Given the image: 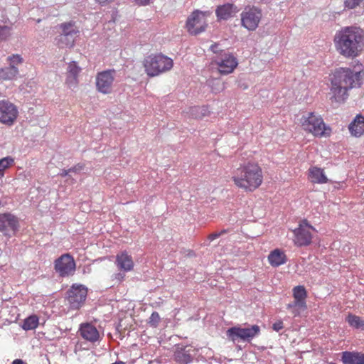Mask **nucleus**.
Segmentation results:
<instances>
[{
	"mask_svg": "<svg viewBox=\"0 0 364 364\" xmlns=\"http://www.w3.org/2000/svg\"><path fill=\"white\" fill-rule=\"evenodd\" d=\"M337 51L346 58H355L364 46V31L357 26H346L338 31L334 38Z\"/></svg>",
	"mask_w": 364,
	"mask_h": 364,
	"instance_id": "obj_2",
	"label": "nucleus"
},
{
	"mask_svg": "<svg viewBox=\"0 0 364 364\" xmlns=\"http://www.w3.org/2000/svg\"><path fill=\"white\" fill-rule=\"evenodd\" d=\"M213 62L222 75L232 73L238 65L237 58L232 54L226 52L220 53L215 56Z\"/></svg>",
	"mask_w": 364,
	"mask_h": 364,
	"instance_id": "obj_13",
	"label": "nucleus"
},
{
	"mask_svg": "<svg viewBox=\"0 0 364 364\" xmlns=\"http://www.w3.org/2000/svg\"><path fill=\"white\" fill-rule=\"evenodd\" d=\"M343 364H364V353L358 351H344L341 353Z\"/></svg>",
	"mask_w": 364,
	"mask_h": 364,
	"instance_id": "obj_19",
	"label": "nucleus"
},
{
	"mask_svg": "<svg viewBox=\"0 0 364 364\" xmlns=\"http://www.w3.org/2000/svg\"><path fill=\"white\" fill-rule=\"evenodd\" d=\"M15 164L14 158L8 156L0 159V179L5 176V171Z\"/></svg>",
	"mask_w": 364,
	"mask_h": 364,
	"instance_id": "obj_27",
	"label": "nucleus"
},
{
	"mask_svg": "<svg viewBox=\"0 0 364 364\" xmlns=\"http://www.w3.org/2000/svg\"><path fill=\"white\" fill-rule=\"evenodd\" d=\"M161 321L160 316L158 312L154 311L149 317L148 323L151 327L156 328Z\"/></svg>",
	"mask_w": 364,
	"mask_h": 364,
	"instance_id": "obj_32",
	"label": "nucleus"
},
{
	"mask_svg": "<svg viewBox=\"0 0 364 364\" xmlns=\"http://www.w3.org/2000/svg\"><path fill=\"white\" fill-rule=\"evenodd\" d=\"M302 127L314 136H323L326 130V125L322 117L315 114L314 112L308 113L306 117H303Z\"/></svg>",
	"mask_w": 364,
	"mask_h": 364,
	"instance_id": "obj_10",
	"label": "nucleus"
},
{
	"mask_svg": "<svg viewBox=\"0 0 364 364\" xmlns=\"http://www.w3.org/2000/svg\"><path fill=\"white\" fill-rule=\"evenodd\" d=\"M87 295V288L82 284H73L66 291L65 295L70 309L73 310L80 309L86 300Z\"/></svg>",
	"mask_w": 364,
	"mask_h": 364,
	"instance_id": "obj_6",
	"label": "nucleus"
},
{
	"mask_svg": "<svg viewBox=\"0 0 364 364\" xmlns=\"http://www.w3.org/2000/svg\"><path fill=\"white\" fill-rule=\"evenodd\" d=\"M235 9V6L230 3L218 6L215 10L216 16L220 20H227L232 16Z\"/></svg>",
	"mask_w": 364,
	"mask_h": 364,
	"instance_id": "obj_21",
	"label": "nucleus"
},
{
	"mask_svg": "<svg viewBox=\"0 0 364 364\" xmlns=\"http://www.w3.org/2000/svg\"><path fill=\"white\" fill-rule=\"evenodd\" d=\"M125 272H118V273H116L112 275V279H115L118 282H122L124 280V277H125V274H124Z\"/></svg>",
	"mask_w": 364,
	"mask_h": 364,
	"instance_id": "obj_42",
	"label": "nucleus"
},
{
	"mask_svg": "<svg viewBox=\"0 0 364 364\" xmlns=\"http://www.w3.org/2000/svg\"><path fill=\"white\" fill-rule=\"evenodd\" d=\"M232 179L237 187L253 191L262 183V171L257 164L249 162L235 170Z\"/></svg>",
	"mask_w": 364,
	"mask_h": 364,
	"instance_id": "obj_3",
	"label": "nucleus"
},
{
	"mask_svg": "<svg viewBox=\"0 0 364 364\" xmlns=\"http://www.w3.org/2000/svg\"><path fill=\"white\" fill-rule=\"evenodd\" d=\"M54 269L60 277L74 275L76 264L73 257L69 253L63 254L54 261Z\"/></svg>",
	"mask_w": 364,
	"mask_h": 364,
	"instance_id": "obj_9",
	"label": "nucleus"
},
{
	"mask_svg": "<svg viewBox=\"0 0 364 364\" xmlns=\"http://www.w3.org/2000/svg\"><path fill=\"white\" fill-rule=\"evenodd\" d=\"M112 364H125V363H124L122 361H117V362H115V363H112Z\"/></svg>",
	"mask_w": 364,
	"mask_h": 364,
	"instance_id": "obj_47",
	"label": "nucleus"
},
{
	"mask_svg": "<svg viewBox=\"0 0 364 364\" xmlns=\"http://www.w3.org/2000/svg\"><path fill=\"white\" fill-rule=\"evenodd\" d=\"M363 1V0H344V5L345 7L352 9L359 6Z\"/></svg>",
	"mask_w": 364,
	"mask_h": 364,
	"instance_id": "obj_37",
	"label": "nucleus"
},
{
	"mask_svg": "<svg viewBox=\"0 0 364 364\" xmlns=\"http://www.w3.org/2000/svg\"><path fill=\"white\" fill-rule=\"evenodd\" d=\"M60 33L55 38V43L59 48H71L74 46L79 30L73 21L58 25Z\"/></svg>",
	"mask_w": 364,
	"mask_h": 364,
	"instance_id": "obj_5",
	"label": "nucleus"
},
{
	"mask_svg": "<svg viewBox=\"0 0 364 364\" xmlns=\"http://www.w3.org/2000/svg\"><path fill=\"white\" fill-rule=\"evenodd\" d=\"M242 26L250 31H255L259 26L262 14L256 7L245 8L240 14Z\"/></svg>",
	"mask_w": 364,
	"mask_h": 364,
	"instance_id": "obj_11",
	"label": "nucleus"
},
{
	"mask_svg": "<svg viewBox=\"0 0 364 364\" xmlns=\"http://www.w3.org/2000/svg\"><path fill=\"white\" fill-rule=\"evenodd\" d=\"M268 260L272 267H279L286 262L287 258L284 252L276 249L270 252Z\"/></svg>",
	"mask_w": 364,
	"mask_h": 364,
	"instance_id": "obj_22",
	"label": "nucleus"
},
{
	"mask_svg": "<svg viewBox=\"0 0 364 364\" xmlns=\"http://www.w3.org/2000/svg\"><path fill=\"white\" fill-rule=\"evenodd\" d=\"M18 116V107L6 100H0V123L11 127Z\"/></svg>",
	"mask_w": 364,
	"mask_h": 364,
	"instance_id": "obj_12",
	"label": "nucleus"
},
{
	"mask_svg": "<svg viewBox=\"0 0 364 364\" xmlns=\"http://www.w3.org/2000/svg\"><path fill=\"white\" fill-rule=\"evenodd\" d=\"M99 4L105 5L106 4H109L112 2L114 0H95Z\"/></svg>",
	"mask_w": 364,
	"mask_h": 364,
	"instance_id": "obj_44",
	"label": "nucleus"
},
{
	"mask_svg": "<svg viewBox=\"0 0 364 364\" xmlns=\"http://www.w3.org/2000/svg\"><path fill=\"white\" fill-rule=\"evenodd\" d=\"M284 325L282 320H279L273 323L272 329L277 332H279L282 329H283Z\"/></svg>",
	"mask_w": 364,
	"mask_h": 364,
	"instance_id": "obj_41",
	"label": "nucleus"
},
{
	"mask_svg": "<svg viewBox=\"0 0 364 364\" xmlns=\"http://www.w3.org/2000/svg\"><path fill=\"white\" fill-rule=\"evenodd\" d=\"M309 176L313 183H326L328 181V178L325 176L323 170L320 168L313 167L310 168Z\"/></svg>",
	"mask_w": 364,
	"mask_h": 364,
	"instance_id": "obj_23",
	"label": "nucleus"
},
{
	"mask_svg": "<svg viewBox=\"0 0 364 364\" xmlns=\"http://www.w3.org/2000/svg\"><path fill=\"white\" fill-rule=\"evenodd\" d=\"M227 231L225 230H223L220 232H213L212 234H210L208 237V239L210 242L218 238L220 236L225 233Z\"/></svg>",
	"mask_w": 364,
	"mask_h": 364,
	"instance_id": "obj_39",
	"label": "nucleus"
},
{
	"mask_svg": "<svg viewBox=\"0 0 364 364\" xmlns=\"http://www.w3.org/2000/svg\"><path fill=\"white\" fill-rule=\"evenodd\" d=\"M79 333L84 339L91 341V323H85L81 324Z\"/></svg>",
	"mask_w": 364,
	"mask_h": 364,
	"instance_id": "obj_29",
	"label": "nucleus"
},
{
	"mask_svg": "<svg viewBox=\"0 0 364 364\" xmlns=\"http://www.w3.org/2000/svg\"><path fill=\"white\" fill-rule=\"evenodd\" d=\"M11 35V27L7 26H0V41L6 40Z\"/></svg>",
	"mask_w": 364,
	"mask_h": 364,
	"instance_id": "obj_34",
	"label": "nucleus"
},
{
	"mask_svg": "<svg viewBox=\"0 0 364 364\" xmlns=\"http://www.w3.org/2000/svg\"><path fill=\"white\" fill-rule=\"evenodd\" d=\"M103 334L101 336L97 329L92 326V343L100 340Z\"/></svg>",
	"mask_w": 364,
	"mask_h": 364,
	"instance_id": "obj_40",
	"label": "nucleus"
},
{
	"mask_svg": "<svg viewBox=\"0 0 364 364\" xmlns=\"http://www.w3.org/2000/svg\"><path fill=\"white\" fill-rule=\"evenodd\" d=\"M11 364H27V363L21 359H15L13 360Z\"/></svg>",
	"mask_w": 364,
	"mask_h": 364,
	"instance_id": "obj_45",
	"label": "nucleus"
},
{
	"mask_svg": "<svg viewBox=\"0 0 364 364\" xmlns=\"http://www.w3.org/2000/svg\"><path fill=\"white\" fill-rule=\"evenodd\" d=\"M7 61L9 63V66L18 68V66L23 63V60L20 55L13 54L7 58Z\"/></svg>",
	"mask_w": 364,
	"mask_h": 364,
	"instance_id": "obj_31",
	"label": "nucleus"
},
{
	"mask_svg": "<svg viewBox=\"0 0 364 364\" xmlns=\"http://www.w3.org/2000/svg\"><path fill=\"white\" fill-rule=\"evenodd\" d=\"M209 85L212 87V90L214 92H219L224 89L223 84H221L220 80L218 79H213L209 81Z\"/></svg>",
	"mask_w": 364,
	"mask_h": 364,
	"instance_id": "obj_33",
	"label": "nucleus"
},
{
	"mask_svg": "<svg viewBox=\"0 0 364 364\" xmlns=\"http://www.w3.org/2000/svg\"><path fill=\"white\" fill-rule=\"evenodd\" d=\"M259 333L260 327L257 325L248 326L245 328L234 326L230 328L226 332L228 338L232 342H235L238 339L250 342Z\"/></svg>",
	"mask_w": 364,
	"mask_h": 364,
	"instance_id": "obj_7",
	"label": "nucleus"
},
{
	"mask_svg": "<svg viewBox=\"0 0 364 364\" xmlns=\"http://www.w3.org/2000/svg\"><path fill=\"white\" fill-rule=\"evenodd\" d=\"M81 71L82 68L76 61H70L68 63L65 84L69 89L74 90L77 87Z\"/></svg>",
	"mask_w": 364,
	"mask_h": 364,
	"instance_id": "obj_16",
	"label": "nucleus"
},
{
	"mask_svg": "<svg viewBox=\"0 0 364 364\" xmlns=\"http://www.w3.org/2000/svg\"><path fill=\"white\" fill-rule=\"evenodd\" d=\"M346 321L348 322L350 326L357 329L364 326V321L362 320L359 316L352 314H349L347 316Z\"/></svg>",
	"mask_w": 364,
	"mask_h": 364,
	"instance_id": "obj_28",
	"label": "nucleus"
},
{
	"mask_svg": "<svg viewBox=\"0 0 364 364\" xmlns=\"http://www.w3.org/2000/svg\"><path fill=\"white\" fill-rule=\"evenodd\" d=\"M18 228V218L11 213L0 214V232L9 235L10 232L15 233Z\"/></svg>",
	"mask_w": 364,
	"mask_h": 364,
	"instance_id": "obj_17",
	"label": "nucleus"
},
{
	"mask_svg": "<svg viewBox=\"0 0 364 364\" xmlns=\"http://www.w3.org/2000/svg\"><path fill=\"white\" fill-rule=\"evenodd\" d=\"M177 357H178V360L180 362H182L186 364L192 361L191 355H190L189 354H187L186 353H178Z\"/></svg>",
	"mask_w": 364,
	"mask_h": 364,
	"instance_id": "obj_38",
	"label": "nucleus"
},
{
	"mask_svg": "<svg viewBox=\"0 0 364 364\" xmlns=\"http://www.w3.org/2000/svg\"><path fill=\"white\" fill-rule=\"evenodd\" d=\"M18 75V68L7 66L0 68V79L2 80H12Z\"/></svg>",
	"mask_w": 364,
	"mask_h": 364,
	"instance_id": "obj_24",
	"label": "nucleus"
},
{
	"mask_svg": "<svg viewBox=\"0 0 364 364\" xmlns=\"http://www.w3.org/2000/svg\"><path fill=\"white\" fill-rule=\"evenodd\" d=\"M349 130L354 136L359 137L364 134V117L358 114L349 125Z\"/></svg>",
	"mask_w": 364,
	"mask_h": 364,
	"instance_id": "obj_20",
	"label": "nucleus"
},
{
	"mask_svg": "<svg viewBox=\"0 0 364 364\" xmlns=\"http://www.w3.org/2000/svg\"><path fill=\"white\" fill-rule=\"evenodd\" d=\"M316 231V229L309 224L307 220H301L298 228L293 230L294 245L297 247L309 245L312 240V232Z\"/></svg>",
	"mask_w": 364,
	"mask_h": 364,
	"instance_id": "obj_8",
	"label": "nucleus"
},
{
	"mask_svg": "<svg viewBox=\"0 0 364 364\" xmlns=\"http://www.w3.org/2000/svg\"><path fill=\"white\" fill-rule=\"evenodd\" d=\"M135 3L139 6H146L149 4L150 0H134Z\"/></svg>",
	"mask_w": 364,
	"mask_h": 364,
	"instance_id": "obj_43",
	"label": "nucleus"
},
{
	"mask_svg": "<svg viewBox=\"0 0 364 364\" xmlns=\"http://www.w3.org/2000/svg\"><path fill=\"white\" fill-rule=\"evenodd\" d=\"M207 26L206 19L203 12L193 11L188 18L186 28L192 35H198L205 30Z\"/></svg>",
	"mask_w": 364,
	"mask_h": 364,
	"instance_id": "obj_14",
	"label": "nucleus"
},
{
	"mask_svg": "<svg viewBox=\"0 0 364 364\" xmlns=\"http://www.w3.org/2000/svg\"><path fill=\"white\" fill-rule=\"evenodd\" d=\"M115 75L116 71L114 69L99 73L96 76L97 90L103 94L110 93L112 90Z\"/></svg>",
	"mask_w": 364,
	"mask_h": 364,
	"instance_id": "obj_15",
	"label": "nucleus"
},
{
	"mask_svg": "<svg viewBox=\"0 0 364 364\" xmlns=\"http://www.w3.org/2000/svg\"><path fill=\"white\" fill-rule=\"evenodd\" d=\"M296 303V300L294 299L291 303L288 304L287 306V309H294L293 313L295 316L299 314V310H304L306 309V307L302 304H295Z\"/></svg>",
	"mask_w": 364,
	"mask_h": 364,
	"instance_id": "obj_35",
	"label": "nucleus"
},
{
	"mask_svg": "<svg viewBox=\"0 0 364 364\" xmlns=\"http://www.w3.org/2000/svg\"><path fill=\"white\" fill-rule=\"evenodd\" d=\"M296 303V300L294 299L291 303L288 304L287 306V309H294L293 313L295 316L299 314V310H304L306 309V307L302 304H295Z\"/></svg>",
	"mask_w": 364,
	"mask_h": 364,
	"instance_id": "obj_36",
	"label": "nucleus"
},
{
	"mask_svg": "<svg viewBox=\"0 0 364 364\" xmlns=\"http://www.w3.org/2000/svg\"><path fill=\"white\" fill-rule=\"evenodd\" d=\"M38 317L35 314H32L23 320L21 327L25 331L35 330L38 327Z\"/></svg>",
	"mask_w": 364,
	"mask_h": 364,
	"instance_id": "obj_26",
	"label": "nucleus"
},
{
	"mask_svg": "<svg viewBox=\"0 0 364 364\" xmlns=\"http://www.w3.org/2000/svg\"><path fill=\"white\" fill-rule=\"evenodd\" d=\"M363 81V75L360 71H353L350 68H340L333 74L331 80L330 100L332 102H343L348 97V91L360 87Z\"/></svg>",
	"mask_w": 364,
	"mask_h": 364,
	"instance_id": "obj_1",
	"label": "nucleus"
},
{
	"mask_svg": "<svg viewBox=\"0 0 364 364\" xmlns=\"http://www.w3.org/2000/svg\"><path fill=\"white\" fill-rule=\"evenodd\" d=\"M83 169V166L80 164H77L69 169H62L60 172L58 173V176L61 177H66L68 176L70 177V173H77L81 170Z\"/></svg>",
	"mask_w": 364,
	"mask_h": 364,
	"instance_id": "obj_30",
	"label": "nucleus"
},
{
	"mask_svg": "<svg viewBox=\"0 0 364 364\" xmlns=\"http://www.w3.org/2000/svg\"><path fill=\"white\" fill-rule=\"evenodd\" d=\"M200 109V107H193V108H192V111H193H193H198V109Z\"/></svg>",
	"mask_w": 364,
	"mask_h": 364,
	"instance_id": "obj_48",
	"label": "nucleus"
},
{
	"mask_svg": "<svg viewBox=\"0 0 364 364\" xmlns=\"http://www.w3.org/2000/svg\"><path fill=\"white\" fill-rule=\"evenodd\" d=\"M173 65V60L162 54L149 55L145 58L144 62L145 71L151 77L170 70Z\"/></svg>",
	"mask_w": 364,
	"mask_h": 364,
	"instance_id": "obj_4",
	"label": "nucleus"
},
{
	"mask_svg": "<svg viewBox=\"0 0 364 364\" xmlns=\"http://www.w3.org/2000/svg\"><path fill=\"white\" fill-rule=\"evenodd\" d=\"M114 264L118 269L125 272H130L134 268L132 257L126 251L120 252L116 255Z\"/></svg>",
	"mask_w": 364,
	"mask_h": 364,
	"instance_id": "obj_18",
	"label": "nucleus"
},
{
	"mask_svg": "<svg viewBox=\"0 0 364 364\" xmlns=\"http://www.w3.org/2000/svg\"><path fill=\"white\" fill-rule=\"evenodd\" d=\"M218 46L217 44H214L210 46V49L213 53H216L218 52Z\"/></svg>",
	"mask_w": 364,
	"mask_h": 364,
	"instance_id": "obj_46",
	"label": "nucleus"
},
{
	"mask_svg": "<svg viewBox=\"0 0 364 364\" xmlns=\"http://www.w3.org/2000/svg\"><path fill=\"white\" fill-rule=\"evenodd\" d=\"M293 296L296 302L295 304H302L306 308V298L307 296V294L303 286L295 287L293 289Z\"/></svg>",
	"mask_w": 364,
	"mask_h": 364,
	"instance_id": "obj_25",
	"label": "nucleus"
}]
</instances>
